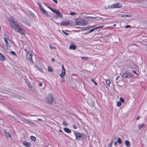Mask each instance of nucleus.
Returning <instances> with one entry per match:
<instances>
[{"instance_id":"obj_15","label":"nucleus","mask_w":147,"mask_h":147,"mask_svg":"<svg viewBox=\"0 0 147 147\" xmlns=\"http://www.w3.org/2000/svg\"><path fill=\"white\" fill-rule=\"evenodd\" d=\"M62 71L61 74L60 75V76L63 78L64 77L65 75V69L63 65L62 66Z\"/></svg>"},{"instance_id":"obj_59","label":"nucleus","mask_w":147,"mask_h":147,"mask_svg":"<svg viewBox=\"0 0 147 147\" xmlns=\"http://www.w3.org/2000/svg\"><path fill=\"white\" fill-rule=\"evenodd\" d=\"M116 24H114V25H113V26H116Z\"/></svg>"},{"instance_id":"obj_51","label":"nucleus","mask_w":147,"mask_h":147,"mask_svg":"<svg viewBox=\"0 0 147 147\" xmlns=\"http://www.w3.org/2000/svg\"><path fill=\"white\" fill-rule=\"evenodd\" d=\"M39 85L40 86H42V84L41 83H39Z\"/></svg>"},{"instance_id":"obj_27","label":"nucleus","mask_w":147,"mask_h":147,"mask_svg":"<svg viewBox=\"0 0 147 147\" xmlns=\"http://www.w3.org/2000/svg\"><path fill=\"white\" fill-rule=\"evenodd\" d=\"M47 69H48V71L49 72H52L53 71V70L52 69V68L49 66H48V67Z\"/></svg>"},{"instance_id":"obj_35","label":"nucleus","mask_w":147,"mask_h":147,"mask_svg":"<svg viewBox=\"0 0 147 147\" xmlns=\"http://www.w3.org/2000/svg\"><path fill=\"white\" fill-rule=\"evenodd\" d=\"M10 53L13 55L16 56V55L15 53L13 51H11Z\"/></svg>"},{"instance_id":"obj_24","label":"nucleus","mask_w":147,"mask_h":147,"mask_svg":"<svg viewBox=\"0 0 147 147\" xmlns=\"http://www.w3.org/2000/svg\"><path fill=\"white\" fill-rule=\"evenodd\" d=\"M27 84H28V87L29 88H30L31 90H34V88L33 87H32V85L28 83Z\"/></svg>"},{"instance_id":"obj_43","label":"nucleus","mask_w":147,"mask_h":147,"mask_svg":"<svg viewBox=\"0 0 147 147\" xmlns=\"http://www.w3.org/2000/svg\"><path fill=\"white\" fill-rule=\"evenodd\" d=\"M82 59H85V60H87L88 59V57H82Z\"/></svg>"},{"instance_id":"obj_1","label":"nucleus","mask_w":147,"mask_h":147,"mask_svg":"<svg viewBox=\"0 0 147 147\" xmlns=\"http://www.w3.org/2000/svg\"><path fill=\"white\" fill-rule=\"evenodd\" d=\"M9 20L11 26L12 28L17 31L16 30H18L19 28H20V26L17 24L16 21L12 18L10 17Z\"/></svg>"},{"instance_id":"obj_12","label":"nucleus","mask_w":147,"mask_h":147,"mask_svg":"<svg viewBox=\"0 0 147 147\" xmlns=\"http://www.w3.org/2000/svg\"><path fill=\"white\" fill-rule=\"evenodd\" d=\"M74 134L76 137V139L79 140H80V138L82 136V134L80 133H78L77 131H74Z\"/></svg>"},{"instance_id":"obj_39","label":"nucleus","mask_w":147,"mask_h":147,"mask_svg":"<svg viewBox=\"0 0 147 147\" xmlns=\"http://www.w3.org/2000/svg\"><path fill=\"white\" fill-rule=\"evenodd\" d=\"M104 26V25H103L102 26H98L97 27H96L95 28V29H98V28H102Z\"/></svg>"},{"instance_id":"obj_41","label":"nucleus","mask_w":147,"mask_h":147,"mask_svg":"<svg viewBox=\"0 0 147 147\" xmlns=\"http://www.w3.org/2000/svg\"><path fill=\"white\" fill-rule=\"evenodd\" d=\"M62 32L65 34V35L66 36H67L69 34L68 33H67L64 32L63 30H62Z\"/></svg>"},{"instance_id":"obj_23","label":"nucleus","mask_w":147,"mask_h":147,"mask_svg":"<svg viewBox=\"0 0 147 147\" xmlns=\"http://www.w3.org/2000/svg\"><path fill=\"white\" fill-rule=\"evenodd\" d=\"M64 130L67 133H70L71 131L69 128H64Z\"/></svg>"},{"instance_id":"obj_50","label":"nucleus","mask_w":147,"mask_h":147,"mask_svg":"<svg viewBox=\"0 0 147 147\" xmlns=\"http://www.w3.org/2000/svg\"><path fill=\"white\" fill-rule=\"evenodd\" d=\"M99 37L100 38H104L105 37V36L103 37L102 35L101 36H100Z\"/></svg>"},{"instance_id":"obj_32","label":"nucleus","mask_w":147,"mask_h":147,"mask_svg":"<svg viewBox=\"0 0 147 147\" xmlns=\"http://www.w3.org/2000/svg\"><path fill=\"white\" fill-rule=\"evenodd\" d=\"M95 28H92L91 30H90L88 32V34H89L92 32L94 30H95Z\"/></svg>"},{"instance_id":"obj_22","label":"nucleus","mask_w":147,"mask_h":147,"mask_svg":"<svg viewBox=\"0 0 147 147\" xmlns=\"http://www.w3.org/2000/svg\"><path fill=\"white\" fill-rule=\"evenodd\" d=\"M5 132V135L7 137L11 138V135L9 133L5 131H4Z\"/></svg>"},{"instance_id":"obj_58","label":"nucleus","mask_w":147,"mask_h":147,"mask_svg":"<svg viewBox=\"0 0 147 147\" xmlns=\"http://www.w3.org/2000/svg\"><path fill=\"white\" fill-rule=\"evenodd\" d=\"M119 82V81H117V82H116V83H118V82Z\"/></svg>"},{"instance_id":"obj_18","label":"nucleus","mask_w":147,"mask_h":147,"mask_svg":"<svg viewBox=\"0 0 147 147\" xmlns=\"http://www.w3.org/2000/svg\"><path fill=\"white\" fill-rule=\"evenodd\" d=\"M5 60V56L3 54L0 53V60L1 61H4Z\"/></svg>"},{"instance_id":"obj_46","label":"nucleus","mask_w":147,"mask_h":147,"mask_svg":"<svg viewBox=\"0 0 147 147\" xmlns=\"http://www.w3.org/2000/svg\"><path fill=\"white\" fill-rule=\"evenodd\" d=\"M55 3L57 4V0H52Z\"/></svg>"},{"instance_id":"obj_53","label":"nucleus","mask_w":147,"mask_h":147,"mask_svg":"<svg viewBox=\"0 0 147 147\" xmlns=\"http://www.w3.org/2000/svg\"><path fill=\"white\" fill-rule=\"evenodd\" d=\"M117 142H115L114 143V145H116L117 144Z\"/></svg>"},{"instance_id":"obj_30","label":"nucleus","mask_w":147,"mask_h":147,"mask_svg":"<svg viewBox=\"0 0 147 147\" xmlns=\"http://www.w3.org/2000/svg\"><path fill=\"white\" fill-rule=\"evenodd\" d=\"M35 67L36 68H38L39 70L41 72H43V70L42 69H40V67L38 66V65H35Z\"/></svg>"},{"instance_id":"obj_42","label":"nucleus","mask_w":147,"mask_h":147,"mask_svg":"<svg viewBox=\"0 0 147 147\" xmlns=\"http://www.w3.org/2000/svg\"><path fill=\"white\" fill-rule=\"evenodd\" d=\"M86 18H88V19L90 18H96V17H89V16H88V17H86Z\"/></svg>"},{"instance_id":"obj_11","label":"nucleus","mask_w":147,"mask_h":147,"mask_svg":"<svg viewBox=\"0 0 147 147\" xmlns=\"http://www.w3.org/2000/svg\"><path fill=\"white\" fill-rule=\"evenodd\" d=\"M87 102L92 107H94V102L92 100V97L90 96H89L87 99Z\"/></svg>"},{"instance_id":"obj_10","label":"nucleus","mask_w":147,"mask_h":147,"mask_svg":"<svg viewBox=\"0 0 147 147\" xmlns=\"http://www.w3.org/2000/svg\"><path fill=\"white\" fill-rule=\"evenodd\" d=\"M87 102L92 107H94V102L92 100V97L90 96H89L87 99Z\"/></svg>"},{"instance_id":"obj_4","label":"nucleus","mask_w":147,"mask_h":147,"mask_svg":"<svg viewBox=\"0 0 147 147\" xmlns=\"http://www.w3.org/2000/svg\"><path fill=\"white\" fill-rule=\"evenodd\" d=\"M37 4L40 8L41 12L43 14L48 18H51L52 17V15L51 13H48L41 6V4L40 2H37Z\"/></svg>"},{"instance_id":"obj_14","label":"nucleus","mask_w":147,"mask_h":147,"mask_svg":"<svg viewBox=\"0 0 147 147\" xmlns=\"http://www.w3.org/2000/svg\"><path fill=\"white\" fill-rule=\"evenodd\" d=\"M16 30L17 32L22 35L24 34L26 32L25 31L21 26L20 28H19L18 30Z\"/></svg>"},{"instance_id":"obj_55","label":"nucleus","mask_w":147,"mask_h":147,"mask_svg":"<svg viewBox=\"0 0 147 147\" xmlns=\"http://www.w3.org/2000/svg\"><path fill=\"white\" fill-rule=\"evenodd\" d=\"M38 120H39V121H42V119H38Z\"/></svg>"},{"instance_id":"obj_47","label":"nucleus","mask_w":147,"mask_h":147,"mask_svg":"<svg viewBox=\"0 0 147 147\" xmlns=\"http://www.w3.org/2000/svg\"><path fill=\"white\" fill-rule=\"evenodd\" d=\"M134 73L137 74L136 73V70H133L132 71Z\"/></svg>"},{"instance_id":"obj_33","label":"nucleus","mask_w":147,"mask_h":147,"mask_svg":"<svg viewBox=\"0 0 147 147\" xmlns=\"http://www.w3.org/2000/svg\"><path fill=\"white\" fill-rule=\"evenodd\" d=\"M76 12H74L72 11H71L70 13V14L72 16L76 15Z\"/></svg>"},{"instance_id":"obj_56","label":"nucleus","mask_w":147,"mask_h":147,"mask_svg":"<svg viewBox=\"0 0 147 147\" xmlns=\"http://www.w3.org/2000/svg\"><path fill=\"white\" fill-rule=\"evenodd\" d=\"M139 118V117H138L137 118V120H138Z\"/></svg>"},{"instance_id":"obj_25","label":"nucleus","mask_w":147,"mask_h":147,"mask_svg":"<svg viewBox=\"0 0 147 147\" xmlns=\"http://www.w3.org/2000/svg\"><path fill=\"white\" fill-rule=\"evenodd\" d=\"M105 81H106L107 85L108 86H109L110 84V80L108 79H106Z\"/></svg>"},{"instance_id":"obj_2","label":"nucleus","mask_w":147,"mask_h":147,"mask_svg":"<svg viewBox=\"0 0 147 147\" xmlns=\"http://www.w3.org/2000/svg\"><path fill=\"white\" fill-rule=\"evenodd\" d=\"M75 20L76 24L77 25L85 26L88 24V22L87 21L81 18L76 19Z\"/></svg>"},{"instance_id":"obj_7","label":"nucleus","mask_w":147,"mask_h":147,"mask_svg":"<svg viewBox=\"0 0 147 147\" xmlns=\"http://www.w3.org/2000/svg\"><path fill=\"white\" fill-rule=\"evenodd\" d=\"M73 23L72 21L71 20H67L66 21H63L60 24L61 26H66L69 25L72 26Z\"/></svg>"},{"instance_id":"obj_19","label":"nucleus","mask_w":147,"mask_h":147,"mask_svg":"<svg viewBox=\"0 0 147 147\" xmlns=\"http://www.w3.org/2000/svg\"><path fill=\"white\" fill-rule=\"evenodd\" d=\"M145 126V124L144 123H142L141 124H140L138 125V128L140 129L141 130L143 129Z\"/></svg>"},{"instance_id":"obj_21","label":"nucleus","mask_w":147,"mask_h":147,"mask_svg":"<svg viewBox=\"0 0 147 147\" xmlns=\"http://www.w3.org/2000/svg\"><path fill=\"white\" fill-rule=\"evenodd\" d=\"M69 48L70 49L74 50L76 49V46L72 44L70 46Z\"/></svg>"},{"instance_id":"obj_38","label":"nucleus","mask_w":147,"mask_h":147,"mask_svg":"<svg viewBox=\"0 0 147 147\" xmlns=\"http://www.w3.org/2000/svg\"><path fill=\"white\" fill-rule=\"evenodd\" d=\"M91 81L95 85L97 86V83H96L93 79H91Z\"/></svg>"},{"instance_id":"obj_8","label":"nucleus","mask_w":147,"mask_h":147,"mask_svg":"<svg viewBox=\"0 0 147 147\" xmlns=\"http://www.w3.org/2000/svg\"><path fill=\"white\" fill-rule=\"evenodd\" d=\"M48 7L53 12L55 13L57 15L58 17H59L61 18L63 17L62 15L59 12V11L56 10L55 9H53L49 7Z\"/></svg>"},{"instance_id":"obj_5","label":"nucleus","mask_w":147,"mask_h":147,"mask_svg":"<svg viewBox=\"0 0 147 147\" xmlns=\"http://www.w3.org/2000/svg\"><path fill=\"white\" fill-rule=\"evenodd\" d=\"M122 7V5L120 3H116L113 5H109L108 6L109 9H112L114 8H121Z\"/></svg>"},{"instance_id":"obj_57","label":"nucleus","mask_w":147,"mask_h":147,"mask_svg":"<svg viewBox=\"0 0 147 147\" xmlns=\"http://www.w3.org/2000/svg\"><path fill=\"white\" fill-rule=\"evenodd\" d=\"M59 131L60 132H62V131H61V130H59Z\"/></svg>"},{"instance_id":"obj_16","label":"nucleus","mask_w":147,"mask_h":147,"mask_svg":"<svg viewBox=\"0 0 147 147\" xmlns=\"http://www.w3.org/2000/svg\"><path fill=\"white\" fill-rule=\"evenodd\" d=\"M22 144L24 146L27 147H30L31 146V144L30 143L27 142L26 141H23Z\"/></svg>"},{"instance_id":"obj_3","label":"nucleus","mask_w":147,"mask_h":147,"mask_svg":"<svg viewBox=\"0 0 147 147\" xmlns=\"http://www.w3.org/2000/svg\"><path fill=\"white\" fill-rule=\"evenodd\" d=\"M46 102L48 104L51 105L53 103L54 100V97L51 93L48 94L45 98Z\"/></svg>"},{"instance_id":"obj_49","label":"nucleus","mask_w":147,"mask_h":147,"mask_svg":"<svg viewBox=\"0 0 147 147\" xmlns=\"http://www.w3.org/2000/svg\"><path fill=\"white\" fill-rule=\"evenodd\" d=\"M61 82H65V80H63V79H62L61 80Z\"/></svg>"},{"instance_id":"obj_44","label":"nucleus","mask_w":147,"mask_h":147,"mask_svg":"<svg viewBox=\"0 0 147 147\" xmlns=\"http://www.w3.org/2000/svg\"><path fill=\"white\" fill-rule=\"evenodd\" d=\"M73 127L74 129H76L77 128L76 126L75 125H73Z\"/></svg>"},{"instance_id":"obj_34","label":"nucleus","mask_w":147,"mask_h":147,"mask_svg":"<svg viewBox=\"0 0 147 147\" xmlns=\"http://www.w3.org/2000/svg\"><path fill=\"white\" fill-rule=\"evenodd\" d=\"M63 124L65 126H67L68 125V124L65 121H63Z\"/></svg>"},{"instance_id":"obj_40","label":"nucleus","mask_w":147,"mask_h":147,"mask_svg":"<svg viewBox=\"0 0 147 147\" xmlns=\"http://www.w3.org/2000/svg\"><path fill=\"white\" fill-rule=\"evenodd\" d=\"M49 47L51 49H54L55 50L56 49V47H52L51 45H50Z\"/></svg>"},{"instance_id":"obj_17","label":"nucleus","mask_w":147,"mask_h":147,"mask_svg":"<svg viewBox=\"0 0 147 147\" xmlns=\"http://www.w3.org/2000/svg\"><path fill=\"white\" fill-rule=\"evenodd\" d=\"M120 101H118L117 102V106L119 107L121 105V102H124V100L123 98L121 97L120 98Z\"/></svg>"},{"instance_id":"obj_45","label":"nucleus","mask_w":147,"mask_h":147,"mask_svg":"<svg viewBox=\"0 0 147 147\" xmlns=\"http://www.w3.org/2000/svg\"><path fill=\"white\" fill-rule=\"evenodd\" d=\"M130 27H131V26H130V25H127L126 26H125V28H130Z\"/></svg>"},{"instance_id":"obj_20","label":"nucleus","mask_w":147,"mask_h":147,"mask_svg":"<svg viewBox=\"0 0 147 147\" xmlns=\"http://www.w3.org/2000/svg\"><path fill=\"white\" fill-rule=\"evenodd\" d=\"M125 144L127 147H130L131 146V144L130 142L127 140H126L125 141Z\"/></svg>"},{"instance_id":"obj_54","label":"nucleus","mask_w":147,"mask_h":147,"mask_svg":"<svg viewBox=\"0 0 147 147\" xmlns=\"http://www.w3.org/2000/svg\"><path fill=\"white\" fill-rule=\"evenodd\" d=\"M119 76H118L117 77L116 79V80H118V78H119Z\"/></svg>"},{"instance_id":"obj_29","label":"nucleus","mask_w":147,"mask_h":147,"mask_svg":"<svg viewBox=\"0 0 147 147\" xmlns=\"http://www.w3.org/2000/svg\"><path fill=\"white\" fill-rule=\"evenodd\" d=\"M117 142L119 143L120 144H121L122 142V141L121 140V139L119 138H118Z\"/></svg>"},{"instance_id":"obj_60","label":"nucleus","mask_w":147,"mask_h":147,"mask_svg":"<svg viewBox=\"0 0 147 147\" xmlns=\"http://www.w3.org/2000/svg\"><path fill=\"white\" fill-rule=\"evenodd\" d=\"M87 33H84V34H87Z\"/></svg>"},{"instance_id":"obj_52","label":"nucleus","mask_w":147,"mask_h":147,"mask_svg":"<svg viewBox=\"0 0 147 147\" xmlns=\"http://www.w3.org/2000/svg\"><path fill=\"white\" fill-rule=\"evenodd\" d=\"M51 61H52V62H53V61H55V59H53V58H52V59H51Z\"/></svg>"},{"instance_id":"obj_26","label":"nucleus","mask_w":147,"mask_h":147,"mask_svg":"<svg viewBox=\"0 0 147 147\" xmlns=\"http://www.w3.org/2000/svg\"><path fill=\"white\" fill-rule=\"evenodd\" d=\"M93 27V26H91L90 27H87L85 28L82 29L81 30L82 31H83L84 30H89L90 28L92 27Z\"/></svg>"},{"instance_id":"obj_37","label":"nucleus","mask_w":147,"mask_h":147,"mask_svg":"<svg viewBox=\"0 0 147 147\" xmlns=\"http://www.w3.org/2000/svg\"><path fill=\"white\" fill-rule=\"evenodd\" d=\"M132 17V15L131 14L125 15V17Z\"/></svg>"},{"instance_id":"obj_6","label":"nucleus","mask_w":147,"mask_h":147,"mask_svg":"<svg viewBox=\"0 0 147 147\" xmlns=\"http://www.w3.org/2000/svg\"><path fill=\"white\" fill-rule=\"evenodd\" d=\"M4 40L5 43L3 44V47L5 49L7 50L9 47V45L8 42L9 39L7 36H5L4 38Z\"/></svg>"},{"instance_id":"obj_36","label":"nucleus","mask_w":147,"mask_h":147,"mask_svg":"<svg viewBox=\"0 0 147 147\" xmlns=\"http://www.w3.org/2000/svg\"><path fill=\"white\" fill-rule=\"evenodd\" d=\"M119 15V16L121 17H125V14H119V15Z\"/></svg>"},{"instance_id":"obj_28","label":"nucleus","mask_w":147,"mask_h":147,"mask_svg":"<svg viewBox=\"0 0 147 147\" xmlns=\"http://www.w3.org/2000/svg\"><path fill=\"white\" fill-rule=\"evenodd\" d=\"M30 139L33 141H35L36 140V138L34 136H31L30 137Z\"/></svg>"},{"instance_id":"obj_13","label":"nucleus","mask_w":147,"mask_h":147,"mask_svg":"<svg viewBox=\"0 0 147 147\" xmlns=\"http://www.w3.org/2000/svg\"><path fill=\"white\" fill-rule=\"evenodd\" d=\"M26 56L27 59L30 61L33 62L32 60V55L30 53V52H27L26 53Z\"/></svg>"},{"instance_id":"obj_48","label":"nucleus","mask_w":147,"mask_h":147,"mask_svg":"<svg viewBox=\"0 0 147 147\" xmlns=\"http://www.w3.org/2000/svg\"><path fill=\"white\" fill-rule=\"evenodd\" d=\"M113 142H112L109 145V146L108 147H111Z\"/></svg>"},{"instance_id":"obj_9","label":"nucleus","mask_w":147,"mask_h":147,"mask_svg":"<svg viewBox=\"0 0 147 147\" xmlns=\"http://www.w3.org/2000/svg\"><path fill=\"white\" fill-rule=\"evenodd\" d=\"M133 75L131 73H128L126 72L124 73L122 75V79L129 78L132 77Z\"/></svg>"},{"instance_id":"obj_31","label":"nucleus","mask_w":147,"mask_h":147,"mask_svg":"<svg viewBox=\"0 0 147 147\" xmlns=\"http://www.w3.org/2000/svg\"><path fill=\"white\" fill-rule=\"evenodd\" d=\"M28 13L32 16L33 17H34V15L32 12L31 11H29Z\"/></svg>"},{"instance_id":"obj_61","label":"nucleus","mask_w":147,"mask_h":147,"mask_svg":"<svg viewBox=\"0 0 147 147\" xmlns=\"http://www.w3.org/2000/svg\"><path fill=\"white\" fill-rule=\"evenodd\" d=\"M72 86H73V87H74V86L72 85Z\"/></svg>"}]
</instances>
